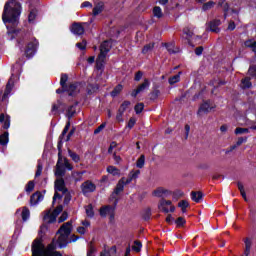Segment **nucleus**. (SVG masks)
Instances as JSON below:
<instances>
[{
    "label": "nucleus",
    "instance_id": "nucleus-15",
    "mask_svg": "<svg viewBox=\"0 0 256 256\" xmlns=\"http://www.w3.org/2000/svg\"><path fill=\"white\" fill-rule=\"evenodd\" d=\"M113 211H115V206L105 205L100 208L99 213L100 216L107 217V215H110Z\"/></svg>",
    "mask_w": 256,
    "mask_h": 256
},
{
    "label": "nucleus",
    "instance_id": "nucleus-36",
    "mask_svg": "<svg viewBox=\"0 0 256 256\" xmlns=\"http://www.w3.org/2000/svg\"><path fill=\"white\" fill-rule=\"evenodd\" d=\"M63 139L61 136H59L58 144H57V149H58V158H63Z\"/></svg>",
    "mask_w": 256,
    "mask_h": 256
},
{
    "label": "nucleus",
    "instance_id": "nucleus-62",
    "mask_svg": "<svg viewBox=\"0 0 256 256\" xmlns=\"http://www.w3.org/2000/svg\"><path fill=\"white\" fill-rule=\"evenodd\" d=\"M223 11H224V19H227V15H228V13H229V10H230V6H229V3H225L224 5H223Z\"/></svg>",
    "mask_w": 256,
    "mask_h": 256
},
{
    "label": "nucleus",
    "instance_id": "nucleus-55",
    "mask_svg": "<svg viewBox=\"0 0 256 256\" xmlns=\"http://www.w3.org/2000/svg\"><path fill=\"white\" fill-rule=\"evenodd\" d=\"M76 47L80 49V51H85V49H87V41L83 40L82 42L76 43Z\"/></svg>",
    "mask_w": 256,
    "mask_h": 256
},
{
    "label": "nucleus",
    "instance_id": "nucleus-40",
    "mask_svg": "<svg viewBox=\"0 0 256 256\" xmlns=\"http://www.w3.org/2000/svg\"><path fill=\"white\" fill-rule=\"evenodd\" d=\"M69 129H71V121H67L66 125L60 135L61 139H65V135H67V133H69Z\"/></svg>",
    "mask_w": 256,
    "mask_h": 256
},
{
    "label": "nucleus",
    "instance_id": "nucleus-6",
    "mask_svg": "<svg viewBox=\"0 0 256 256\" xmlns=\"http://www.w3.org/2000/svg\"><path fill=\"white\" fill-rule=\"evenodd\" d=\"M221 20L213 19L210 22L206 23V31L211 33H221Z\"/></svg>",
    "mask_w": 256,
    "mask_h": 256
},
{
    "label": "nucleus",
    "instance_id": "nucleus-21",
    "mask_svg": "<svg viewBox=\"0 0 256 256\" xmlns=\"http://www.w3.org/2000/svg\"><path fill=\"white\" fill-rule=\"evenodd\" d=\"M167 193L171 194V192L163 187H158L156 190L152 192L154 197H163V195H167Z\"/></svg>",
    "mask_w": 256,
    "mask_h": 256
},
{
    "label": "nucleus",
    "instance_id": "nucleus-58",
    "mask_svg": "<svg viewBox=\"0 0 256 256\" xmlns=\"http://www.w3.org/2000/svg\"><path fill=\"white\" fill-rule=\"evenodd\" d=\"M248 73L251 77H254L256 79V65H250Z\"/></svg>",
    "mask_w": 256,
    "mask_h": 256
},
{
    "label": "nucleus",
    "instance_id": "nucleus-22",
    "mask_svg": "<svg viewBox=\"0 0 256 256\" xmlns=\"http://www.w3.org/2000/svg\"><path fill=\"white\" fill-rule=\"evenodd\" d=\"M253 87V83H251L250 77H245L241 80V89H251Z\"/></svg>",
    "mask_w": 256,
    "mask_h": 256
},
{
    "label": "nucleus",
    "instance_id": "nucleus-38",
    "mask_svg": "<svg viewBox=\"0 0 256 256\" xmlns=\"http://www.w3.org/2000/svg\"><path fill=\"white\" fill-rule=\"evenodd\" d=\"M68 154L74 163H79L81 161V157L77 153L73 152V150H68Z\"/></svg>",
    "mask_w": 256,
    "mask_h": 256
},
{
    "label": "nucleus",
    "instance_id": "nucleus-5",
    "mask_svg": "<svg viewBox=\"0 0 256 256\" xmlns=\"http://www.w3.org/2000/svg\"><path fill=\"white\" fill-rule=\"evenodd\" d=\"M80 189L83 195H87V193H95L97 190V185H95V183H93L91 180H86L81 184Z\"/></svg>",
    "mask_w": 256,
    "mask_h": 256
},
{
    "label": "nucleus",
    "instance_id": "nucleus-53",
    "mask_svg": "<svg viewBox=\"0 0 256 256\" xmlns=\"http://www.w3.org/2000/svg\"><path fill=\"white\" fill-rule=\"evenodd\" d=\"M62 161H64V169H68V171H73V166L71 165V163H69V159L62 158Z\"/></svg>",
    "mask_w": 256,
    "mask_h": 256
},
{
    "label": "nucleus",
    "instance_id": "nucleus-10",
    "mask_svg": "<svg viewBox=\"0 0 256 256\" xmlns=\"http://www.w3.org/2000/svg\"><path fill=\"white\" fill-rule=\"evenodd\" d=\"M55 191H59L60 193H69V189L65 186V180L63 178L57 179L54 184Z\"/></svg>",
    "mask_w": 256,
    "mask_h": 256
},
{
    "label": "nucleus",
    "instance_id": "nucleus-26",
    "mask_svg": "<svg viewBox=\"0 0 256 256\" xmlns=\"http://www.w3.org/2000/svg\"><path fill=\"white\" fill-rule=\"evenodd\" d=\"M121 91H123V84H118L111 91L110 95H111V97L115 98L121 94Z\"/></svg>",
    "mask_w": 256,
    "mask_h": 256
},
{
    "label": "nucleus",
    "instance_id": "nucleus-41",
    "mask_svg": "<svg viewBox=\"0 0 256 256\" xmlns=\"http://www.w3.org/2000/svg\"><path fill=\"white\" fill-rule=\"evenodd\" d=\"M151 208H146L142 214V219L144 221H150L151 220Z\"/></svg>",
    "mask_w": 256,
    "mask_h": 256
},
{
    "label": "nucleus",
    "instance_id": "nucleus-13",
    "mask_svg": "<svg viewBox=\"0 0 256 256\" xmlns=\"http://www.w3.org/2000/svg\"><path fill=\"white\" fill-rule=\"evenodd\" d=\"M245 247H244V252L242 256H249L251 255V247H253V240L249 237L244 238L243 240Z\"/></svg>",
    "mask_w": 256,
    "mask_h": 256
},
{
    "label": "nucleus",
    "instance_id": "nucleus-25",
    "mask_svg": "<svg viewBox=\"0 0 256 256\" xmlns=\"http://www.w3.org/2000/svg\"><path fill=\"white\" fill-rule=\"evenodd\" d=\"M106 171L110 175H113V177H117V175H121V171L117 167H115V166H111V165L108 166L106 168Z\"/></svg>",
    "mask_w": 256,
    "mask_h": 256
},
{
    "label": "nucleus",
    "instance_id": "nucleus-16",
    "mask_svg": "<svg viewBox=\"0 0 256 256\" xmlns=\"http://www.w3.org/2000/svg\"><path fill=\"white\" fill-rule=\"evenodd\" d=\"M77 105H79V102H75L73 105H70L66 110V117H68L69 120L75 117V114L77 113Z\"/></svg>",
    "mask_w": 256,
    "mask_h": 256
},
{
    "label": "nucleus",
    "instance_id": "nucleus-32",
    "mask_svg": "<svg viewBox=\"0 0 256 256\" xmlns=\"http://www.w3.org/2000/svg\"><path fill=\"white\" fill-rule=\"evenodd\" d=\"M103 9H104L103 5L99 3L98 5H96V6L93 8V10H92V15H93L94 17H97V15H100V13H103Z\"/></svg>",
    "mask_w": 256,
    "mask_h": 256
},
{
    "label": "nucleus",
    "instance_id": "nucleus-8",
    "mask_svg": "<svg viewBox=\"0 0 256 256\" xmlns=\"http://www.w3.org/2000/svg\"><path fill=\"white\" fill-rule=\"evenodd\" d=\"M70 31L73 35L81 36L85 34V27H83V23L81 22H73Z\"/></svg>",
    "mask_w": 256,
    "mask_h": 256
},
{
    "label": "nucleus",
    "instance_id": "nucleus-57",
    "mask_svg": "<svg viewBox=\"0 0 256 256\" xmlns=\"http://www.w3.org/2000/svg\"><path fill=\"white\" fill-rule=\"evenodd\" d=\"M125 112H123V110L118 109L117 114H116V121H118V123H123V114Z\"/></svg>",
    "mask_w": 256,
    "mask_h": 256
},
{
    "label": "nucleus",
    "instance_id": "nucleus-50",
    "mask_svg": "<svg viewBox=\"0 0 256 256\" xmlns=\"http://www.w3.org/2000/svg\"><path fill=\"white\" fill-rule=\"evenodd\" d=\"M97 252V248L93 245V242H90L89 249L87 251V256H95Z\"/></svg>",
    "mask_w": 256,
    "mask_h": 256
},
{
    "label": "nucleus",
    "instance_id": "nucleus-28",
    "mask_svg": "<svg viewBox=\"0 0 256 256\" xmlns=\"http://www.w3.org/2000/svg\"><path fill=\"white\" fill-rule=\"evenodd\" d=\"M9 143V132H4L3 134L0 135V145L5 147Z\"/></svg>",
    "mask_w": 256,
    "mask_h": 256
},
{
    "label": "nucleus",
    "instance_id": "nucleus-18",
    "mask_svg": "<svg viewBox=\"0 0 256 256\" xmlns=\"http://www.w3.org/2000/svg\"><path fill=\"white\" fill-rule=\"evenodd\" d=\"M67 239H69V236L60 234V236L58 237V245L60 249H65V247L69 245V241Z\"/></svg>",
    "mask_w": 256,
    "mask_h": 256
},
{
    "label": "nucleus",
    "instance_id": "nucleus-30",
    "mask_svg": "<svg viewBox=\"0 0 256 256\" xmlns=\"http://www.w3.org/2000/svg\"><path fill=\"white\" fill-rule=\"evenodd\" d=\"M154 17L161 19L163 17V10L159 6H155L152 10Z\"/></svg>",
    "mask_w": 256,
    "mask_h": 256
},
{
    "label": "nucleus",
    "instance_id": "nucleus-2",
    "mask_svg": "<svg viewBox=\"0 0 256 256\" xmlns=\"http://www.w3.org/2000/svg\"><path fill=\"white\" fill-rule=\"evenodd\" d=\"M37 49H39V40L34 38L26 45L24 55L27 57V59H31L35 53H37Z\"/></svg>",
    "mask_w": 256,
    "mask_h": 256
},
{
    "label": "nucleus",
    "instance_id": "nucleus-11",
    "mask_svg": "<svg viewBox=\"0 0 256 256\" xmlns=\"http://www.w3.org/2000/svg\"><path fill=\"white\" fill-rule=\"evenodd\" d=\"M65 173H66V170H65V165H63V158H58L55 175L56 177H65Z\"/></svg>",
    "mask_w": 256,
    "mask_h": 256
},
{
    "label": "nucleus",
    "instance_id": "nucleus-3",
    "mask_svg": "<svg viewBox=\"0 0 256 256\" xmlns=\"http://www.w3.org/2000/svg\"><path fill=\"white\" fill-rule=\"evenodd\" d=\"M113 49V39L104 40L100 44V59H107V54Z\"/></svg>",
    "mask_w": 256,
    "mask_h": 256
},
{
    "label": "nucleus",
    "instance_id": "nucleus-64",
    "mask_svg": "<svg viewBox=\"0 0 256 256\" xmlns=\"http://www.w3.org/2000/svg\"><path fill=\"white\" fill-rule=\"evenodd\" d=\"M64 195V205L71 203V194L66 192Z\"/></svg>",
    "mask_w": 256,
    "mask_h": 256
},
{
    "label": "nucleus",
    "instance_id": "nucleus-56",
    "mask_svg": "<svg viewBox=\"0 0 256 256\" xmlns=\"http://www.w3.org/2000/svg\"><path fill=\"white\" fill-rule=\"evenodd\" d=\"M136 123H137V119H135V117H131L127 123L128 129H133Z\"/></svg>",
    "mask_w": 256,
    "mask_h": 256
},
{
    "label": "nucleus",
    "instance_id": "nucleus-39",
    "mask_svg": "<svg viewBox=\"0 0 256 256\" xmlns=\"http://www.w3.org/2000/svg\"><path fill=\"white\" fill-rule=\"evenodd\" d=\"M178 207H180L182 213H187V207H189V202H187V200H181L178 203Z\"/></svg>",
    "mask_w": 256,
    "mask_h": 256
},
{
    "label": "nucleus",
    "instance_id": "nucleus-9",
    "mask_svg": "<svg viewBox=\"0 0 256 256\" xmlns=\"http://www.w3.org/2000/svg\"><path fill=\"white\" fill-rule=\"evenodd\" d=\"M71 231H73V222L68 221L60 227L58 233H61L60 235L69 237V235H71Z\"/></svg>",
    "mask_w": 256,
    "mask_h": 256
},
{
    "label": "nucleus",
    "instance_id": "nucleus-14",
    "mask_svg": "<svg viewBox=\"0 0 256 256\" xmlns=\"http://www.w3.org/2000/svg\"><path fill=\"white\" fill-rule=\"evenodd\" d=\"M11 91H13V77H11L8 80V83L6 84L5 91L1 97V101H5L9 95H11Z\"/></svg>",
    "mask_w": 256,
    "mask_h": 256
},
{
    "label": "nucleus",
    "instance_id": "nucleus-59",
    "mask_svg": "<svg viewBox=\"0 0 256 256\" xmlns=\"http://www.w3.org/2000/svg\"><path fill=\"white\" fill-rule=\"evenodd\" d=\"M139 175H141V170L130 172L128 176L131 177L133 181L134 179H139Z\"/></svg>",
    "mask_w": 256,
    "mask_h": 256
},
{
    "label": "nucleus",
    "instance_id": "nucleus-52",
    "mask_svg": "<svg viewBox=\"0 0 256 256\" xmlns=\"http://www.w3.org/2000/svg\"><path fill=\"white\" fill-rule=\"evenodd\" d=\"M245 133H249V128H241V127H237L235 129V134L236 135H243Z\"/></svg>",
    "mask_w": 256,
    "mask_h": 256
},
{
    "label": "nucleus",
    "instance_id": "nucleus-4",
    "mask_svg": "<svg viewBox=\"0 0 256 256\" xmlns=\"http://www.w3.org/2000/svg\"><path fill=\"white\" fill-rule=\"evenodd\" d=\"M81 86V83L79 82H71L66 86V93L69 97H77L79 93H81V90L79 87Z\"/></svg>",
    "mask_w": 256,
    "mask_h": 256
},
{
    "label": "nucleus",
    "instance_id": "nucleus-63",
    "mask_svg": "<svg viewBox=\"0 0 256 256\" xmlns=\"http://www.w3.org/2000/svg\"><path fill=\"white\" fill-rule=\"evenodd\" d=\"M242 143H247V137H239L236 144L234 145H237V147H241Z\"/></svg>",
    "mask_w": 256,
    "mask_h": 256
},
{
    "label": "nucleus",
    "instance_id": "nucleus-31",
    "mask_svg": "<svg viewBox=\"0 0 256 256\" xmlns=\"http://www.w3.org/2000/svg\"><path fill=\"white\" fill-rule=\"evenodd\" d=\"M86 215L90 219H93L95 217V211L93 210V204H89L85 207Z\"/></svg>",
    "mask_w": 256,
    "mask_h": 256
},
{
    "label": "nucleus",
    "instance_id": "nucleus-43",
    "mask_svg": "<svg viewBox=\"0 0 256 256\" xmlns=\"http://www.w3.org/2000/svg\"><path fill=\"white\" fill-rule=\"evenodd\" d=\"M142 247H143V244L141 243V241L135 240V241H134V246H132V249H133L136 253H140Z\"/></svg>",
    "mask_w": 256,
    "mask_h": 256
},
{
    "label": "nucleus",
    "instance_id": "nucleus-48",
    "mask_svg": "<svg viewBox=\"0 0 256 256\" xmlns=\"http://www.w3.org/2000/svg\"><path fill=\"white\" fill-rule=\"evenodd\" d=\"M35 189V182L34 181H29L25 187L26 193H31Z\"/></svg>",
    "mask_w": 256,
    "mask_h": 256
},
{
    "label": "nucleus",
    "instance_id": "nucleus-12",
    "mask_svg": "<svg viewBox=\"0 0 256 256\" xmlns=\"http://www.w3.org/2000/svg\"><path fill=\"white\" fill-rule=\"evenodd\" d=\"M44 196L41 192L37 191L30 196V205L33 207L39 205L43 201Z\"/></svg>",
    "mask_w": 256,
    "mask_h": 256
},
{
    "label": "nucleus",
    "instance_id": "nucleus-51",
    "mask_svg": "<svg viewBox=\"0 0 256 256\" xmlns=\"http://www.w3.org/2000/svg\"><path fill=\"white\" fill-rule=\"evenodd\" d=\"M129 105H131V101L129 100H126L124 101L120 107L118 108L120 111H123V112H126L127 111V108L129 107Z\"/></svg>",
    "mask_w": 256,
    "mask_h": 256
},
{
    "label": "nucleus",
    "instance_id": "nucleus-49",
    "mask_svg": "<svg viewBox=\"0 0 256 256\" xmlns=\"http://www.w3.org/2000/svg\"><path fill=\"white\" fill-rule=\"evenodd\" d=\"M35 19H37V12L35 10H31L28 15V22L35 23Z\"/></svg>",
    "mask_w": 256,
    "mask_h": 256
},
{
    "label": "nucleus",
    "instance_id": "nucleus-19",
    "mask_svg": "<svg viewBox=\"0 0 256 256\" xmlns=\"http://www.w3.org/2000/svg\"><path fill=\"white\" fill-rule=\"evenodd\" d=\"M123 191H125V183L123 182V179H120L114 188L113 194L120 195Z\"/></svg>",
    "mask_w": 256,
    "mask_h": 256
},
{
    "label": "nucleus",
    "instance_id": "nucleus-45",
    "mask_svg": "<svg viewBox=\"0 0 256 256\" xmlns=\"http://www.w3.org/2000/svg\"><path fill=\"white\" fill-rule=\"evenodd\" d=\"M159 95H161V91L159 89H155L150 93V100L155 101L159 98Z\"/></svg>",
    "mask_w": 256,
    "mask_h": 256
},
{
    "label": "nucleus",
    "instance_id": "nucleus-1",
    "mask_svg": "<svg viewBox=\"0 0 256 256\" xmlns=\"http://www.w3.org/2000/svg\"><path fill=\"white\" fill-rule=\"evenodd\" d=\"M21 2L17 0H8L4 5L2 21L4 25H19V19L22 11Z\"/></svg>",
    "mask_w": 256,
    "mask_h": 256
},
{
    "label": "nucleus",
    "instance_id": "nucleus-17",
    "mask_svg": "<svg viewBox=\"0 0 256 256\" xmlns=\"http://www.w3.org/2000/svg\"><path fill=\"white\" fill-rule=\"evenodd\" d=\"M0 123H3V129H9L11 127V117L9 115L0 114Z\"/></svg>",
    "mask_w": 256,
    "mask_h": 256
},
{
    "label": "nucleus",
    "instance_id": "nucleus-37",
    "mask_svg": "<svg viewBox=\"0 0 256 256\" xmlns=\"http://www.w3.org/2000/svg\"><path fill=\"white\" fill-rule=\"evenodd\" d=\"M154 48H155V43L146 44V45L142 48V54H143V55H147V53H149V51H153Z\"/></svg>",
    "mask_w": 256,
    "mask_h": 256
},
{
    "label": "nucleus",
    "instance_id": "nucleus-29",
    "mask_svg": "<svg viewBox=\"0 0 256 256\" xmlns=\"http://www.w3.org/2000/svg\"><path fill=\"white\" fill-rule=\"evenodd\" d=\"M22 221H27L29 217H31V211H29V208L27 206H24L21 213Z\"/></svg>",
    "mask_w": 256,
    "mask_h": 256
},
{
    "label": "nucleus",
    "instance_id": "nucleus-47",
    "mask_svg": "<svg viewBox=\"0 0 256 256\" xmlns=\"http://www.w3.org/2000/svg\"><path fill=\"white\" fill-rule=\"evenodd\" d=\"M186 223H187V221H186L185 218H183V217H178V218L175 220L176 227H178V228L184 227V225H185Z\"/></svg>",
    "mask_w": 256,
    "mask_h": 256
},
{
    "label": "nucleus",
    "instance_id": "nucleus-35",
    "mask_svg": "<svg viewBox=\"0 0 256 256\" xmlns=\"http://www.w3.org/2000/svg\"><path fill=\"white\" fill-rule=\"evenodd\" d=\"M136 167L138 169H143L145 167V155H140V157L136 161Z\"/></svg>",
    "mask_w": 256,
    "mask_h": 256
},
{
    "label": "nucleus",
    "instance_id": "nucleus-61",
    "mask_svg": "<svg viewBox=\"0 0 256 256\" xmlns=\"http://www.w3.org/2000/svg\"><path fill=\"white\" fill-rule=\"evenodd\" d=\"M53 213L59 217V215H61V213H63V205H58L54 210Z\"/></svg>",
    "mask_w": 256,
    "mask_h": 256
},
{
    "label": "nucleus",
    "instance_id": "nucleus-24",
    "mask_svg": "<svg viewBox=\"0 0 256 256\" xmlns=\"http://www.w3.org/2000/svg\"><path fill=\"white\" fill-rule=\"evenodd\" d=\"M151 85V82L149 81V79L145 78L143 83L138 85V87L136 88L140 93H143V91H145V89H149Z\"/></svg>",
    "mask_w": 256,
    "mask_h": 256
},
{
    "label": "nucleus",
    "instance_id": "nucleus-34",
    "mask_svg": "<svg viewBox=\"0 0 256 256\" xmlns=\"http://www.w3.org/2000/svg\"><path fill=\"white\" fill-rule=\"evenodd\" d=\"M179 81H181V72L168 79L170 85H175V83H179Z\"/></svg>",
    "mask_w": 256,
    "mask_h": 256
},
{
    "label": "nucleus",
    "instance_id": "nucleus-42",
    "mask_svg": "<svg viewBox=\"0 0 256 256\" xmlns=\"http://www.w3.org/2000/svg\"><path fill=\"white\" fill-rule=\"evenodd\" d=\"M215 7V2L209 1L202 5V11H209Z\"/></svg>",
    "mask_w": 256,
    "mask_h": 256
},
{
    "label": "nucleus",
    "instance_id": "nucleus-27",
    "mask_svg": "<svg viewBox=\"0 0 256 256\" xmlns=\"http://www.w3.org/2000/svg\"><path fill=\"white\" fill-rule=\"evenodd\" d=\"M61 105H63V102L61 100H57V103L52 104V115H59V107H61Z\"/></svg>",
    "mask_w": 256,
    "mask_h": 256
},
{
    "label": "nucleus",
    "instance_id": "nucleus-20",
    "mask_svg": "<svg viewBox=\"0 0 256 256\" xmlns=\"http://www.w3.org/2000/svg\"><path fill=\"white\" fill-rule=\"evenodd\" d=\"M191 199L194 201V203H201L203 201V192L201 191H192L191 192Z\"/></svg>",
    "mask_w": 256,
    "mask_h": 256
},
{
    "label": "nucleus",
    "instance_id": "nucleus-23",
    "mask_svg": "<svg viewBox=\"0 0 256 256\" xmlns=\"http://www.w3.org/2000/svg\"><path fill=\"white\" fill-rule=\"evenodd\" d=\"M96 69L97 71H103L105 69V58H101V55H98L96 59Z\"/></svg>",
    "mask_w": 256,
    "mask_h": 256
},
{
    "label": "nucleus",
    "instance_id": "nucleus-7",
    "mask_svg": "<svg viewBox=\"0 0 256 256\" xmlns=\"http://www.w3.org/2000/svg\"><path fill=\"white\" fill-rule=\"evenodd\" d=\"M215 105H211V100H205L203 101V103L200 105L198 111H197V115L201 116L202 113H210V111H213V109H215Z\"/></svg>",
    "mask_w": 256,
    "mask_h": 256
},
{
    "label": "nucleus",
    "instance_id": "nucleus-46",
    "mask_svg": "<svg viewBox=\"0 0 256 256\" xmlns=\"http://www.w3.org/2000/svg\"><path fill=\"white\" fill-rule=\"evenodd\" d=\"M44 219H49V223H55V221H57V216L55 215L54 212L52 213H47L44 216Z\"/></svg>",
    "mask_w": 256,
    "mask_h": 256
},
{
    "label": "nucleus",
    "instance_id": "nucleus-44",
    "mask_svg": "<svg viewBox=\"0 0 256 256\" xmlns=\"http://www.w3.org/2000/svg\"><path fill=\"white\" fill-rule=\"evenodd\" d=\"M143 109H145V104L138 103L134 106V111L136 115H140V113H143Z\"/></svg>",
    "mask_w": 256,
    "mask_h": 256
},
{
    "label": "nucleus",
    "instance_id": "nucleus-60",
    "mask_svg": "<svg viewBox=\"0 0 256 256\" xmlns=\"http://www.w3.org/2000/svg\"><path fill=\"white\" fill-rule=\"evenodd\" d=\"M105 127H107V122H103L101 124V126H98L95 130H94V135H99V132L102 131L103 129H105Z\"/></svg>",
    "mask_w": 256,
    "mask_h": 256
},
{
    "label": "nucleus",
    "instance_id": "nucleus-54",
    "mask_svg": "<svg viewBox=\"0 0 256 256\" xmlns=\"http://www.w3.org/2000/svg\"><path fill=\"white\" fill-rule=\"evenodd\" d=\"M69 218V213L67 211H64L61 216L58 218V223H64V221H67Z\"/></svg>",
    "mask_w": 256,
    "mask_h": 256
},
{
    "label": "nucleus",
    "instance_id": "nucleus-33",
    "mask_svg": "<svg viewBox=\"0 0 256 256\" xmlns=\"http://www.w3.org/2000/svg\"><path fill=\"white\" fill-rule=\"evenodd\" d=\"M68 81H69V75L61 74L60 86L63 87L64 89L67 88V86L69 85L67 84Z\"/></svg>",
    "mask_w": 256,
    "mask_h": 256
}]
</instances>
